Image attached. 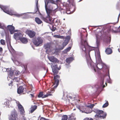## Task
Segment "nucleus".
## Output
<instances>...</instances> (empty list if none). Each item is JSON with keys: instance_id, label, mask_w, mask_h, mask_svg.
I'll return each mask as SVG.
<instances>
[{"instance_id": "42", "label": "nucleus", "mask_w": 120, "mask_h": 120, "mask_svg": "<svg viewBox=\"0 0 120 120\" xmlns=\"http://www.w3.org/2000/svg\"><path fill=\"white\" fill-rule=\"evenodd\" d=\"M0 27L1 28H3L2 26L1 25V24L0 23Z\"/></svg>"}, {"instance_id": "21", "label": "nucleus", "mask_w": 120, "mask_h": 120, "mask_svg": "<svg viewBox=\"0 0 120 120\" xmlns=\"http://www.w3.org/2000/svg\"><path fill=\"white\" fill-rule=\"evenodd\" d=\"M33 87L32 85H30L27 88L28 91L27 92L28 93L29 92L32 93L33 91Z\"/></svg>"}, {"instance_id": "34", "label": "nucleus", "mask_w": 120, "mask_h": 120, "mask_svg": "<svg viewBox=\"0 0 120 120\" xmlns=\"http://www.w3.org/2000/svg\"><path fill=\"white\" fill-rule=\"evenodd\" d=\"M94 106V104H92L88 106L91 109H92L93 107Z\"/></svg>"}, {"instance_id": "6", "label": "nucleus", "mask_w": 120, "mask_h": 120, "mask_svg": "<svg viewBox=\"0 0 120 120\" xmlns=\"http://www.w3.org/2000/svg\"><path fill=\"white\" fill-rule=\"evenodd\" d=\"M52 91H48L47 93L46 94L44 95H43V92H41L38 95V97L39 98L42 97V98H44L49 96H52V94H51Z\"/></svg>"}, {"instance_id": "14", "label": "nucleus", "mask_w": 120, "mask_h": 120, "mask_svg": "<svg viewBox=\"0 0 120 120\" xmlns=\"http://www.w3.org/2000/svg\"><path fill=\"white\" fill-rule=\"evenodd\" d=\"M0 8L4 12L10 14V12L8 10L6 6L0 5Z\"/></svg>"}, {"instance_id": "45", "label": "nucleus", "mask_w": 120, "mask_h": 120, "mask_svg": "<svg viewBox=\"0 0 120 120\" xmlns=\"http://www.w3.org/2000/svg\"><path fill=\"white\" fill-rule=\"evenodd\" d=\"M105 87V85H103V88Z\"/></svg>"}, {"instance_id": "26", "label": "nucleus", "mask_w": 120, "mask_h": 120, "mask_svg": "<svg viewBox=\"0 0 120 120\" xmlns=\"http://www.w3.org/2000/svg\"><path fill=\"white\" fill-rule=\"evenodd\" d=\"M73 58L72 57L68 58L66 60V62L68 63H70L73 60Z\"/></svg>"}, {"instance_id": "49", "label": "nucleus", "mask_w": 120, "mask_h": 120, "mask_svg": "<svg viewBox=\"0 0 120 120\" xmlns=\"http://www.w3.org/2000/svg\"><path fill=\"white\" fill-rule=\"evenodd\" d=\"M102 84H103V80Z\"/></svg>"}, {"instance_id": "57", "label": "nucleus", "mask_w": 120, "mask_h": 120, "mask_svg": "<svg viewBox=\"0 0 120 120\" xmlns=\"http://www.w3.org/2000/svg\"><path fill=\"white\" fill-rule=\"evenodd\" d=\"M0 120H1L0 119Z\"/></svg>"}, {"instance_id": "41", "label": "nucleus", "mask_w": 120, "mask_h": 120, "mask_svg": "<svg viewBox=\"0 0 120 120\" xmlns=\"http://www.w3.org/2000/svg\"><path fill=\"white\" fill-rule=\"evenodd\" d=\"M52 27H53V29H52V30L53 31H54L56 29V28L55 27H54L53 26H52Z\"/></svg>"}, {"instance_id": "7", "label": "nucleus", "mask_w": 120, "mask_h": 120, "mask_svg": "<svg viewBox=\"0 0 120 120\" xmlns=\"http://www.w3.org/2000/svg\"><path fill=\"white\" fill-rule=\"evenodd\" d=\"M18 115L17 112L15 109L11 111L9 119L13 120H16L18 119Z\"/></svg>"}, {"instance_id": "15", "label": "nucleus", "mask_w": 120, "mask_h": 120, "mask_svg": "<svg viewBox=\"0 0 120 120\" xmlns=\"http://www.w3.org/2000/svg\"><path fill=\"white\" fill-rule=\"evenodd\" d=\"M24 88L22 86H20L17 89V92L18 94L23 93L24 92Z\"/></svg>"}, {"instance_id": "3", "label": "nucleus", "mask_w": 120, "mask_h": 120, "mask_svg": "<svg viewBox=\"0 0 120 120\" xmlns=\"http://www.w3.org/2000/svg\"><path fill=\"white\" fill-rule=\"evenodd\" d=\"M94 111L96 113L94 118L95 120H100L101 119H104L106 118L107 114L106 113L104 112L103 111L95 109L94 110Z\"/></svg>"}, {"instance_id": "38", "label": "nucleus", "mask_w": 120, "mask_h": 120, "mask_svg": "<svg viewBox=\"0 0 120 120\" xmlns=\"http://www.w3.org/2000/svg\"><path fill=\"white\" fill-rule=\"evenodd\" d=\"M22 120H26V118L24 116H23L21 118Z\"/></svg>"}, {"instance_id": "12", "label": "nucleus", "mask_w": 120, "mask_h": 120, "mask_svg": "<svg viewBox=\"0 0 120 120\" xmlns=\"http://www.w3.org/2000/svg\"><path fill=\"white\" fill-rule=\"evenodd\" d=\"M6 29L9 30L11 34H13L15 32V27L12 25H8L7 26Z\"/></svg>"}, {"instance_id": "8", "label": "nucleus", "mask_w": 120, "mask_h": 120, "mask_svg": "<svg viewBox=\"0 0 120 120\" xmlns=\"http://www.w3.org/2000/svg\"><path fill=\"white\" fill-rule=\"evenodd\" d=\"M26 33L30 38H33L36 34V33L34 31L30 30H27L26 31Z\"/></svg>"}, {"instance_id": "24", "label": "nucleus", "mask_w": 120, "mask_h": 120, "mask_svg": "<svg viewBox=\"0 0 120 120\" xmlns=\"http://www.w3.org/2000/svg\"><path fill=\"white\" fill-rule=\"evenodd\" d=\"M35 20L36 22L38 24H40L42 22V21L38 17L35 18Z\"/></svg>"}, {"instance_id": "50", "label": "nucleus", "mask_w": 120, "mask_h": 120, "mask_svg": "<svg viewBox=\"0 0 120 120\" xmlns=\"http://www.w3.org/2000/svg\"><path fill=\"white\" fill-rule=\"evenodd\" d=\"M97 68H99V69H100V68H98V66H97Z\"/></svg>"}, {"instance_id": "2", "label": "nucleus", "mask_w": 120, "mask_h": 120, "mask_svg": "<svg viewBox=\"0 0 120 120\" xmlns=\"http://www.w3.org/2000/svg\"><path fill=\"white\" fill-rule=\"evenodd\" d=\"M52 70L54 75V80L52 82L53 83V85H56L54 86V88H56L58 86L59 84L60 76L58 75H55L57 74L58 72V71L60 69V67L58 68V66L56 64L52 65L51 66Z\"/></svg>"}, {"instance_id": "19", "label": "nucleus", "mask_w": 120, "mask_h": 120, "mask_svg": "<svg viewBox=\"0 0 120 120\" xmlns=\"http://www.w3.org/2000/svg\"><path fill=\"white\" fill-rule=\"evenodd\" d=\"M51 44L49 43H47L45 44L44 45V47L45 49L46 50V51L50 49L51 47Z\"/></svg>"}, {"instance_id": "40", "label": "nucleus", "mask_w": 120, "mask_h": 120, "mask_svg": "<svg viewBox=\"0 0 120 120\" xmlns=\"http://www.w3.org/2000/svg\"><path fill=\"white\" fill-rule=\"evenodd\" d=\"M30 94L31 95V97L34 98V94Z\"/></svg>"}, {"instance_id": "29", "label": "nucleus", "mask_w": 120, "mask_h": 120, "mask_svg": "<svg viewBox=\"0 0 120 120\" xmlns=\"http://www.w3.org/2000/svg\"><path fill=\"white\" fill-rule=\"evenodd\" d=\"M6 42L8 46H9L11 45V42L10 39L9 38H7L6 39Z\"/></svg>"}, {"instance_id": "36", "label": "nucleus", "mask_w": 120, "mask_h": 120, "mask_svg": "<svg viewBox=\"0 0 120 120\" xmlns=\"http://www.w3.org/2000/svg\"><path fill=\"white\" fill-rule=\"evenodd\" d=\"M84 120H94L92 118L89 119V118H87L84 119Z\"/></svg>"}, {"instance_id": "54", "label": "nucleus", "mask_w": 120, "mask_h": 120, "mask_svg": "<svg viewBox=\"0 0 120 120\" xmlns=\"http://www.w3.org/2000/svg\"><path fill=\"white\" fill-rule=\"evenodd\" d=\"M38 4V1L37 2V4Z\"/></svg>"}, {"instance_id": "20", "label": "nucleus", "mask_w": 120, "mask_h": 120, "mask_svg": "<svg viewBox=\"0 0 120 120\" xmlns=\"http://www.w3.org/2000/svg\"><path fill=\"white\" fill-rule=\"evenodd\" d=\"M105 52L107 54H110L112 53V50L110 48H108L106 49Z\"/></svg>"}, {"instance_id": "52", "label": "nucleus", "mask_w": 120, "mask_h": 120, "mask_svg": "<svg viewBox=\"0 0 120 120\" xmlns=\"http://www.w3.org/2000/svg\"><path fill=\"white\" fill-rule=\"evenodd\" d=\"M59 0H56L57 1H58Z\"/></svg>"}, {"instance_id": "5", "label": "nucleus", "mask_w": 120, "mask_h": 120, "mask_svg": "<svg viewBox=\"0 0 120 120\" xmlns=\"http://www.w3.org/2000/svg\"><path fill=\"white\" fill-rule=\"evenodd\" d=\"M43 41L42 38L41 37H39L34 40L33 43L35 45L38 46L41 45Z\"/></svg>"}, {"instance_id": "9", "label": "nucleus", "mask_w": 120, "mask_h": 120, "mask_svg": "<svg viewBox=\"0 0 120 120\" xmlns=\"http://www.w3.org/2000/svg\"><path fill=\"white\" fill-rule=\"evenodd\" d=\"M17 106L18 107V109L20 111L21 114V115H24L25 113V111H24V109L22 106L19 102H18V104L17 105Z\"/></svg>"}, {"instance_id": "56", "label": "nucleus", "mask_w": 120, "mask_h": 120, "mask_svg": "<svg viewBox=\"0 0 120 120\" xmlns=\"http://www.w3.org/2000/svg\"><path fill=\"white\" fill-rule=\"evenodd\" d=\"M109 77H110L109 75Z\"/></svg>"}, {"instance_id": "33", "label": "nucleus", "mask_w": 120, "mask_h": 120, "mask_svg": "<svg viewBox=\"0 0 120 120\" xmlns=\"http://www.w3.org/2000/svg\"><path fill=\"white\" fill-rule=\"evenodd\" d=\"M14 71L15 75H18L20 73L19 71Z\"/></svg>"}, {"instance_id": "10", "label": "nucleus", "mask_w": 120, "mask_h": 120, "mask_svg": "<svg viewBox=\"0 0 120 120\" xmlns=\"http://www.w3.org/2000/svg\"><path fill=\"white\" fill-rule=\"evenodd\" d=\"M87 62L88 66L90 67H94L93 63L92 62L90 56L86 57Z\"/></svg>"}, {"instance_id": "47", "label": "nucleus", "mask_w": 120, "mask_h": 120, "mask_svg": "<svg viewBox=\"0 0 120 120\" xmlns=\"http://www.w3.org/2000/svg\"><path fill=\"white\" fill-rule=\"evenodd\" d=\"M1 112L0 111V115H1Z\"/></svg>"}, {"instance_id": "44", "label": "nucleus", "mask_w": 120, "mask_h": 120, "mask_svg": "<svg viewBox=\"0 0 120 120\" xmlns=\"http://www.w3.org/2000/svg\"><path fill=\"white\" fill-rule=\"evenodd\" d=\"M73 0H69V1L71 2H73Z\"/></svg>"}, {"instance_id": "18", "label": "nucleus", "mask_w": 120, "mask_h": 120, "mask_svg": "<svg viewBox=\"0 0 120 120\" xmlns=\"http://www.w3.org/2000/svg\"><path fill=\"white\" fill-rule=\"evenodd\" d=\"M20 40L22 43L24 44L26 43L28 41L27 39L25 37H22Z\"/></svg>"}, {"instance_id": "17", "label": "nucleus", "mask_w": 120, "mask_h": 120, "mask_svg": "<svg viewBox=\"0 0 120 120\" xmlns=\"http://www.w3.org/2000/svg\"><path fill=\"white\" fill-rule=\"evenodd\" d=\"M75 117L74 115L72 113L68 115V120H75Z\"/></svg>"}, {"instance_id": "46", "label": "nucleus", "mask_w": 120, "mask_h": 120, "mask_svg": "<svg viewBox=\"0 0 120 120\" xmlns=\"http://www.w3.org/2000/svg\"><path fill=\"white\" fill-rule=\"evenodd\" d=\"M94 71H95V72H96V69H95V68H94Z\"/></svg>"}, {"instance_id": "37", "label": "nucleus", "mask_w": 120, "mask_h": 120, "mask_svg": "<svg viewBox=\"0 0 120 120\" xmlns=\"http://www.w3.org/2000/svg\"><path fill=\"white\" fill-rule=\"evenodd\" d=\"M54 37L56 38H59L60 35H55L54 36Z\"/></svg>"}, {"instance_id": "35", "label": "nucleus", "mask_w": 120, "mask_h": 120, "mask_svg": "<svg viewBox=\"0 0 120 120\" xmlns=\"http://www.w3.org/2000/svg\"><path fill=\"white\" fill-rule=\"evenodd\" d=\"M3 49L2 47H0V55H1V54L3 52Z\"/></svg>"}, {"instance_id": "43", "label": "nucleus", "mask_w": 120, "mask_h": 120, "mask_svg": "<svg viewBox=\"0 0 120 120\" xmlns=\"http://www.w3.org/2000/svg\"><path fill=\"white\" fill-rule=\"evenodd\" d=\"M13 83L12 82H11V83H10L9 84V86H11V85H12V84Z\"/></svg>"}, {"instance_id": "39", "label": "nucleus", "mask_w": 120, "mask_h": 120, "mask_svg": "<svg viewBox=\"0 0 120 120\" xmlns=\"http://www.w3.org/2000/svg\"><path fill=\"white\" fill-rule=\"evenodd\" d=\"M59 38L63 39H64L65 38L64 36H60V37Z\"/></svg>"}, {"instance_id": "32", "label": "nucleus", "mask_w": 120, "mask_h": 120, "mask_svg": "<svg viewBox=\"0 0 120 120\" xmlns=\"http://www.w3.org/2000/svg\"><path fill=\"white\" fill-rule=\"evenodd\" d=\"M0 42L1 44L3 45H5V41L3 39H1L0 40Z\"/></svg>"}, {"instance_id": "13", "label": "nucleus", "mask_w": 120, "mask_h": 120, "mask_svg": "<svg viewBox=\"0 0 120 120\" xmlns=\"http://www.w3.org/2000/svg\"><path fill=\"white\" fill-rule=\"evenodd\" d=\"M48 57L49 60L53 62L56 63L59 62L58 60L53 56H48Z\"/></svg>"}, {"instance_id": "22", "label": "nucleus", "mask_w": 120, "mask_h": 120, "mask_svg": "<svg viewBox=\"0 0 120 120\" xmlns=\"http://www.w3.org/2000/svg\"><path fill=\"white\" fill-rule=\"evenodd\" d=\"M68 42L66 41H64L63 43V45L62 47H60V46L59 47V49L60 50H62L68 44Z\"/></svg>"}, {"instance_id": "51", "label": "nucleus", "mask_w": 120, "mask_h": 120, "mask_svg": "<svg viewBox=\"0 0 120 120\" xmlns=\"http://www.w3.org/2000/svg\"><path fill=\"white\" fill-rule=\"evenodd\" d=\"M15 62H18V61H15Z\"/></svg>"}, {"instance_id": "30", "label": "nucleus", "mask_w": 120, "mask_h": 120, "mask_svg": "<svg viewBox=\"0 0 120 120\" xmlns=\"http://www.w3.org/2000/svg\"><path fill=\"white\" fill-rule=\"evenodd\" d=\"M82 0H79L78 2H80L81 1H82ZM68 1L69 2V4H71V5H72L73 6H75V3L74 2V0H73V1H72V2H71L69 1V0H68Z\"/></svg>"}, {"instance_id": "28", "label": "nucleus", "mask_w": 120, "mask_h": 120, "mask_svg": "<svg viewBox=\"0 0 120 120\" xmlns=\"http://www.w3.org/2000/svg\"><path fill=\"white\" fill-rule=\"evenodd\" d=\"M71 47H69L65 49L63 51L64 53L66 54L71 49Z\"/></svg>"}, {"instance_id": "1", "label": "nucleus", "mask_w": 120, "mask_h": 120, "mask_svg": "<svg viewBox=\"0 0 120 120\" xmlns=\"http://www.w3.org/2000/svg\"><path fill=\"white\" fill-rule=\"evenodd\" d=\"M45 8L47 16L46 17H43L42 19L45 22L51 24L54 22V19L52 20L51 16L53 15V12L56 9L55 1L53 0H45Z\"/></svg>"}, {"instance_id": "48", "label": "nucleus", "mask_w": 120, "mask_h": 120, "mask_svg": "<svg viewBox=\"0 0 120 120\" xmlns=\"http://www.w3.org/2000/svg\"><path fill=\"white\" fill-rule=\"evenodd\" d=\"M60 111H61V112H62V111L63 110H60Z\"/></svg>"}, {"instance_id": "16", "label": "nucleus", "mask_w": 120, "mask_h": 120, "mask_svg": "<svg viewBox=\"0 0 120 120\" xmlns=\"http://www.w3.org/2000/svg\"><path fill=\"white\" fill-rule=\"evenodd\" d=\"M8 69V73L9 75H10L11 76H13V78H11L13 79H15V77H14V75H13L14 72L12 69L9 70Z\"/></svg>"}, {"instance_id": "53", "label": "nucleus", "mask_w": 120, "mask_h": 120, "mask_svg": "<svg viewBox=\"0 0 120 120\" xmlns=\"http://www.w3.org/2000/svg\"><path fill=\"white\" fill-rule=\"evenodd\" d=\"M66 13L67 14H68V13L67 12V11L66 12Z\"/></svg>"}, {"instance_id": "27", "label": "nucleus", "mask_w": 120, "mask_h": 120, "mask_svg": "<svg viewBox=\"0 0 120 120\" xmlns=\"http://www.w3.org/2000/svg\"><path fill=\"white\" fill-rule=\"evenodd\" d=\"M61 120H67L68 119V116L66 115H63L61 116Z\"/></svg>"}, {"instance_id": "25", "label": "nucleus", "mask_w": 120, "mask_h": 120, "mask_svg": "<svg viewBox=\"0 0 120 120\" xmlns=\"http://www.w3.org/2000/svg\"><path fill=\"white\" fill-rule=\"evenodd\" d=\"M102 36V33L101 31L99 32L98 34H96V36L97 40H99Z\"/></svg>"}, {"instance_id": "23", "label": "nucleus", "mask_w": 120, "mask_h": 120, "mask_svg": "<svg viewBox=\"0 0 120 120\" xmlns=\"http://www.w3.org/2000/svg\"><path fill=\"white\" fill-rule=\"evenodd\" d=\"M37 106L36 105L32 106L30 108V112H33L37 108Z\"/></svg>"}, {"instance_id": "11", "label": "nucleus", "mask_w": 120, "mask_h": 120, "mask_svg": "<svg viewBox=\"0 0 120 120\" xmlns=\"http://www.w3.org/2000/svg\"><path fill=\"white\" fill-rule=\"evenodd\" d=\"M23 36V34L20 32L15 33L14 35V38L16 40H20Z\"/></svg>"}, {"instance_id": "4", "label": "nucleus", "mask_w": 120, "mask_h": 120, "mask_svg": "<svg viewBox=\"0 0 120 120\" xmlns=\"http://www.w3.org/2000/svg\"><path fill=\"white\" fill-rule=\"evenodd\" d=\"M80 46L81 49L85 52L90 46L88 45L87 40L85 38H81Z\"/></svg>"}, {"instance_id": "55", "label": "nucleus", "mask_w": 120, "mask_h": 120, "mask_svg": "<svg viewBox=\"0 0 120 120\" xmlns=\"http://www.w3.org/2000/svg\"><path fill=\"white\" fill-rule=\"evenodd\" d=\"M37 10H38V9H37Z\"/></svg>"}, {"instance_id": "31", "label": "nucleus", "mask_w": 120, "mask_h": 120, "mask_svg": "<svg viewBox=\"0 0 120 120\" xmlns=\"http://www.w3.org/2000/svg\"><path fill=\"white\" fill-rule=\"evenodd\" d=\"M109 105V103L108 101H107L106 103L104 104L102 106L103 108H105L107 107Z\"/></svg>"}]
</instances>
